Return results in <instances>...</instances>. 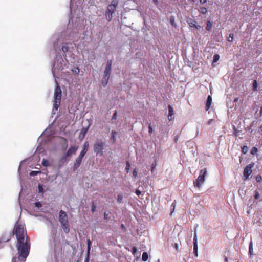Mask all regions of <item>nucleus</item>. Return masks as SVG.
Returning a JSON list of instances; mask_svg holds the SVG:
<instances>
[{
  "label": "nucleus",
  "mask_w": 262,
  "mask_h": 262,
  "mask_svg": "<svg viewBox=\"0 0 262 262\" xmlns=\"http://www.w3.org/2000/svg\"><path fill=\"white\" fill-rule=\"evenodd\" d=\"M13 234H15L17 238V250L21 251V254L27 255V252H25V250L30 251V242L24 226L17 222L14 226Z\"/></svg>",
  "instance_id": "1"
},
{
  "label": "nucleus",
  "mask_w": 262,
  "mask_h": 262,
  "mask_svg": "<svg viewBox=\"0 0 262 262\" xmlns=\"http://www.w3.org/2000/svg\"><path fill=\"white\" fill-rule=\"evenodd\" d=\"M59 221L61 226L66 233L70 231V224L68 220V217L67 213L63 210H60L59 213Z\"/></svg>",
  "instance_id": "2"
},
{
  "label": "nucleus",
  "mask_w": 262,
  "mask_h": 262,
  "mask_svg": "<svg viewBox=\"0 0 262 262\" xmlns=\"http://www.w3.org/2000/svg\"><path fill=\"white\" fill-rule=\"evenodd\" d=\"M118 4V0H112L111 3L108 5L105 13V18L108 21L112 20L113 15L116 11Z\"/></svg>",
  "instance_id": "3"
},
{
  "label": "nucleus",
  "mask_w": 262,
  "mask_h": 262,
  "mask_svg": "<svg viewBox=\"0 0 262 262\" xmlns=\"http://www.w3.org/2000/svg\"><path fill=\"white\" fill-rule=\"evenodd\" d=\"M56 83V86L55 88L54 98V107L57 110L59 105L60 103V100L61 98V90L60 86L59 85L57 81H55Z\"/></svg>",
  "instance_id": "4"
},
{
  "label": "nucleus",
  "mask_w": 262,
  "mask_h": 262,
  "mask_svg": "<svg viewBox=\"0 0 262 262\" xmlns=\"http://www.w3.org/2000/svg\"><path fill=\"white\" fill-rule=\"evenodd\" d=\"M105 143L102 141H97L93 146V149L96 155L102 156L103 155V149H104Z\"/></svg>",
  "instance_id": "5"
},
{
  "label": "nucleus",
  "mask_w": 262,
  "mask_h": 262,
  "mask_svg": "<svg viewBox=\"0 0 262 262\" xmlns=\"http://www.w3.org/2000/svg\"><path fill=\"white\" fill-rule=\"evenodd\" d=\"M207 173L206 168H204L200 171V174L196 179V181H194L193 184L195 187L198 188H200L201 185L203 183L205 180V176Z\"/></svg>",
  "instance_id": "6"
},
{
  "label": "nucleus",
  "mask_w": 262,
  "mask_h": 262,
  "mask_svg": "<svg viewBox=\"0 0 262 262\" xmlns=\"http://www.w3.org/2000/svg\"><path fill=\"white\" fill-rule=\"evenodd\" d=\"M30 251H26L25 250V252H27V255L21 254V251H18V256L14 257L12 259V262H25L26 261V259L28 255H29Z\"/></svg>",
  "instance_id": "7"
},
{
  "label": "nucleus",
  "mask_w": 262,
  "mask_h": 262,
  "mask_svg": "<svg viewBox=\"0 0 262 262\" xmlns=\"http://www.w3.org/2000/svg\"><path fill=\"white\" fill-rule=\"evenodd\" d=\"M254 163H251L246 166L244 170V176L246 178H248L249 176L252 173V168L254 166Z\"/></svg>",
  "instance_id": "8"
},
{
  "label": "nucleus",
  "mask_w": 262,
  "mask_h": 262,
  "mask_svg": "<svg viewBox=\"0 0 262 262\" xmlns=\"http://www.w3.org/2000/svg\"><path fill=\"white\" fill-rule=\"evenodd\" d=\"M112 61L111 60H107L106 66L104 72V75H105V77H110L112 69Z\"/></svg>",
  "instance_id": "9"
},
{
  "label": "nucleus",
  "mask_w": 262,
  "mask_h": 262,
  "mask_svg": "<svg viewBox=\"0 0 262 262\" xmlns=\"http://www.w3.org/2000/svg\"><path fill=\"white\" fill-rule=\"evenodd\" d=\"M186 22L189 25L190 27H193L196 29H199L201 28V26L197 25V22L191 18H187Z\"/></svg>",
  "instance_id": "10"
},
{
  "label": "nucleus",
  "mask_w": 262,
  "mask_h": 262,
  "mask_svg": "<svg viewBox=\"0 0 262 262\" xmlns=\"http://www.w3.org/2000/svg\"><path fill=\"white\" fill-rule=\"evenodd\" d=\"M91 245H92L91 241L90 239H88L87 240L88 248H87V252H86V257L84 260V262H89Z\"/></svg>",
  "instance_id": "11"
},
{
  "label": "nucleus",
  "mask_w": 262,
  "mask_h": 262,
  "mask_svg": "<svg viewBox=\"0 0 262 262\" xmlns=\"http://www.w3.org/2000/svg\"><path fill=\"white\" fill-rule=\"evenodd\" d=\"M78 148V147L76 146H72L70 147L65 154L66 157H69L71 155L75 154Z\"/></svg>",
  "instance_id": "12"
},
{
  "label": "nucleus",
  "mask_w": 262,
  "mask_h": 262,
  "mask_svg": "<svg viewBox=\"0 0 262 262\" xmlns=\"http://www.w3.org/2000/svg\"><path fill=\"white\" fill-rule=\"evenodd\" d=\"M83 157L78 156L73 165V170H76L80 165Z\"/></svg>",
  "instance_id": "13"
},
{
  "label": "nucleus",
  "mask_w": 262,
  "mask_h": 262,
  "mask_svg": "<svg viewBox=\"0 0 262 262\" xmlns=\"http://www.w3.org/2000/svg\"><path fill=\"white\" fill-rule=\"evenodd\" d=\"M88 148H89V143H88V142H85L83 145L82 149L81 151L80 152L79 156L83 158V157L84 156L85 154L86 153V152L88 150Z\"/></svg>",
  "instance_id": "14"
},
{
  "label": "nucleus",
  "mask_w": 262,
  "mask_h": 262,
  "mask_svg": "<svg viewBox=\"0 0 262 262\" xmlns=\"http://www.w3.org/2000/svg\"><path fill=\"white\" fill-rule=\"evenodd\" d=\"M11 233H6L4 236H3L1 238V241L2 242H8L10 240L12 236Z\"/></svg>",
  "instance_id": "15"
},
{
  "label": "nucleus",
  "mask_w": 262,
  "mask_h": 262,
  "mask_svg": "<svg viewBox=\"0 0 262 262\" xmlns=\"http://www.w3.org/2000/svg\"><path fill=\"white\" fill-rule=\"evenodd\" d=\"M88 128L85 127H83L80 131V133L79 135V139H83L88 132Z\"/></svg>",
  "instance_id": "16"
},
{
  "label": "nucleus",
  "mask_w": 262,
  "mask_h": 262,
  "mask_svg": "<svg viewBox=\"0 0 262 262\" xmlns=\"http://www.w3.org/2000/svg\"><path fill=\"white\" fill-rule=\"evenodd\" d=\"M117 132L115 130H112L111 132V136L110 137V141L112 143H115L116 142V135Z\"/></svg>",
  "instance_id": "17"
},
{
  "label": "nucleus",
  "mask_w": 262,
  "mask_h": 262,
  "mask_svg": "<svg viewBox=\"0 0 262 262\" xmlns=\"http://www.w3.org/2000/svg\"><path fill=\"white\" fill-rule=\"evenodd\" d=\"M212 103V97L211 96L209 95L207 97V101L206 103L205 108L206 111H208L211 106Z\"/></svg>",
  "instance_id": "18"
},
{
  "label": "nucleus",
  "mask_w": 262,
  "mask_h": 262,
  "mask_svg": "<svg viewBox=\"0 0 262 262\" xmlns=\"http://www.w3.org/2000/svg\"><path fill=\"white\" fill-rule=\"evenodd\" d=\"M168 111H169V113H168V119L169 120H172V116L174 114V111H173V107L170 105H169L168 106Z\"/></svg>",
  "instance_id": "19"
},
{
  "label": "nucleus",
  "mask_w": 262,
  "mask_h": 262,
  "mask_svg": "<svg viewBox=\"0 0 262 262\" xmlns=\"http://www.w3.org/2000/svg\"><path fill=\"white\" fill-rule=\"evenodd\" d=\"M109 79L110 77H105V75H104L102 80V84L104 86H105L107 84Z\"/></svg>",
  "instance_id": "20"
},
{
  "label": "nucleus",
  "mask_w": 262,
  "mask_h": 262,
  "mask_svg": "<svg viewBox=\"0 0 262 262\" xmlns=\"http://www.w3.org/2000/svg\"><path fill=\"white\" fill-rule=\"evenodd\" d=\"M148 253L146 252H144L143 253L142 255V260L143 261H146L148 260Z\"/></svg>",
  "instance_id": "21"
},
{
  "label": "nucleus",
  "mask_w": 262,
  "mask_h": 262,
  "mask_svg": "<svg viewBox=\"0 0 262 262\" xmlns=\"http://www.w3.org/2000/svg\"><path fill=\"white\" fill-rule=\"evenodd\" d=\"M212 27V24L211 21H208L206 23V29L208 31H210Z\"/></svg>",
  "instance_id": "22"
},
{
  "label": "nucleus",
  "mask_w": 262,
  "mask_h": 262,
  "mask_svg": "<svg viewBox=\"0 0 262 262\" xmlns=\"http://www.w3.org/2000/svg\"><path fill=\"white\" fill-rule=\"evenodd\" d=\"M252 89L254 91L257 90V82L256 80H254L252 83Z\"/></svg>",
  "instance_id": "23"
},
{
  "label": "nucleus",
  "mask_w": 262,
  "mask_h": 262,
  "mask_svg": "<svg viewBox=\"0 0 262 262\" xmlns=\"http://www.w3.org/2000/svg\"><path fill=\"white\" fill-rule=\"evenodd\" d=\"M199 12L203 14H205L207 12V9L206 8L202 7L200 8Z\"/></svg>",
  "instance_id": "24"
},
{
  "label": "nucleus",
  "mask_w": 262,
  "mask_h": 262,
  "mask_svg": "<svg viewBox=\"0 0 262 262\" xmlns=\"http://www.w3.org/2000/svg\"><path fill=\"white\" fill-rule=\"evenodd\" d=\"M170 23H171V25L173 27L176 28L177 27V24L175 23L174 16H171V17H170Z\"/></svg>",
  "instance_id": "25"
},
{
  "label": "nucleus",
  "mask_w": 262,
  "mask_h": 262,
  "mask_svg": "<svg viewBox=\"0 0 262 262\" xmlns=\"http://www.w3.org/2000/svg\"><path fill=\"white\" fill-rule=\"evenodd\" d=\"M157 161L156 160L155 161V162L152 164L151 166V172H153L157 166Z\"/></svg>",
  "instance_id": "26"
},
{
  "label": "nucleus",
  "mask_w": 262,
  "mask_h": 262,
  "mask_svg": "<svg viewBox=\"0 0 262 262\" xmlns=\"http://www.w3.org/2000/svg\"><path fill=\"white\" fill-rule=\"evenodd\" d=\"M130 163L128 161L126 162V167H125V170L126 171V172L127 173L128 172L129 168H130Z\"/></svg>",
  "instance_id": "27"
},
{
  "label": "nucleus",
  "mask_w": 262,
  "mask_h": 262,
  "mask_svg": "<svg viewBox=\"0 0 262 262\" xmlns=\"http://www.w3.org/2000/svg\"><path fill=\"white\" fill-rule=\"evenodd\" d=\"M42 164L44 166H49V161L47 160V159H43L42 161Z\"/></svg>",
  "instance_id": "28"
},
{
  "label": "nucleus",
  "mask_w": 262,
  "mask_h": 262,
  "mask_svg": "<svg viewBox=\"0 0 262 262\" xmlns=\"http://www.w3.org/2000/svg\"><path fill=\"white\" fill-rule=\"evenodd\" d=\"M193 250L195 255L198 256V244L193 245Z\"/></svg>",
  "instance_id": "29"
},
{
  "label": "nucleus",
  "mask_w": 262,
  "mask_h": 262,
  "mask_svg": "<svg viewBox=\"0 0 262 262\" xmlns=\"http://www.w3.org/2000/svg\"><path fill=\"white\" fill-rule=\"evenodd\" d=\"M248 151V148L247 146H244L242 148V151L244 154H246Z\"/></svg>",
  "instance_id": "30"
},
{
  "label": "nucleus",
  "mask_w": 262,
  "mask_h": 262,
  "mask_svg": "<svg viewBox=\"0 0 262 262\" xmlns=\"http://www.w3.org/2000/svg\"><path fill=\"white\" fill-rule=\"evenodd\" d=\"M220 58V56L218 54H215L213 56V62H216Z\"/></svg>",
  "instance_id": "31"
},
{
  "label": "nucleus",
  "mask_w": 262,
  "mask_h": 262,
  "mask_svg": "<svg viewBox=\"0 0 262 262\" xmlns=\"http://www.w3.org/2000/svg\"><path fill=\"white\" fill-rule=\"evenodd\" d=\"M233 36H234V34L233 33H230L229 34V37L228 38V41L229 42L233 41Z\"/></svg>",
  "instance_id": "32"
},
{
  "label": "nucleus",
  "mask_w": 262,
  "mask_h": 262,
  "mask_svg": "<svg viewBox=\"0 0 262 262\" xmlns=\"http://www.w3.org/2000/svg\"><path fill=\"white\" fill-rule=\"evenodd\" d=\"M123 196L122 194H119L117 197V202L119 203H121L122 201Z\"/></svg>",
  "instance_id": "33"
},
{
  "label": "nucleus",
  "mask_w": 262,
  "mask_h": 262,
  "mask_svg": "<svg viewBox=\"0 0 262 262\" xmlns=\"http://www.w3.org/2000/svg\"><path fill=\"white\" fill-rule=\"evenodd\" d=\"M117 112L116 111H115V112L114 113L113 115V116H112V120H114L115 121L117 119Z\"/></svg>",
  "instance_id": "34"
},
{
  "label": "nucleus",
  "mask_w": 262,
  "mask_h": 262,
  "mask_svg": "<svg viewBox=\"0 0 262 262\" xmlns=\"http://www.w3.org/2000/svg\"><path fill=\"white\" fill-rule=\"evenodd\" d=\"M257 148L255 147H254L252 148L251 150V153L252 155H254L256 152H257Z\"/></svg>",
  "instance_id": "35"
},
{
  "label": "nucleus",
  "mask_w": 262,
  "mask_h": 262,
  "mask_svg": "<svg viewBox=\"0 0 262 262\" xmlns=\"http://www.w3.org/2000/svg\"><path fill=\"white\" fill-rule=\"evenodd\" d=\"M96 210V206L94 204V202L92 203L91 211L92 212H94Z\"/></svg>",
  "instance_id": "36"
},
{
  "label": "nucleus",
  "mask_w": 262,
  "mask_h": 262,
  "mask_svg": "<svg viewBox=\"0 0 262 262\" xmlns=\"http://www.w3.org/2000/svg\"><path fill=\"white\" fill-rule=\"evenodd\" d=\"M256 181L257 182H260L262 181V177L260 175H257L256 177Z\"/></svg>",
  "instance_id": "37"
},
{
  "label": "nucleus",
  "mask_w": 262,
  "mask_h": 262,
  "mask_svg": "<svg viewBox=\"0 0 262 262\" xmlns=\"http://www.w3.org/2000/svg\"><path fill=\"white\" fill-rule=\"evenodd\" d=\"M152 132H153V130H152V126L150 124L148 126V133H149V134L150 135H151L152 133Z\"/></svg>",
  "instance_id": "38"
},
{
  "label": "nucleus",
  "mask_w": 262,
  "mask_h": 262,
  "mask_svg": "<svg viewBox=\"0 0 262 262\" xmlns=\"http://www.w3.org/2000/svg\"><path fill=\"white\" fill-rule=\"evenodd\" d=\"M195 244H198L197 236H196V234L195 233H194V238H193V245H195Z\"/></svg>",
  "instance_id": "39"
},
{
  "label": "nucleus",
  "mask_w": 262,
  "mask_h": 262,
  "mask_svg": "<svg viewBox=\"0 0 262 262\" xmlns=\"http://www.w3.org/2000/svg\"><path fill=\"white\" fill-rule=\"evenodd\" d=\"M260 194L258 191H255V193L254 195V198L255 200H257L259 198Z\"/></svg>",
  "instance_id": "40"
},
{
  "label": "nucleus",
  "mask_w": 262,
  "mask_h": 262,
  "mask_svg": "<svg viewBox=\"0 0 262 262\" xmlns=\"http://www.w3.org/2000/svg\"><path fill=\"white\" fill-rule=\"evenodd\" d=\"M72 71L73 72H75L77 74H78L79 73V69L77 67L74 68L73 69H72Z\"/></svg>",
  "instance_id": "41"
},
{
  "label": "nucleus",
  "mask_w": 262,
  "mask_h": 262,
  "mask_svg": "<svg viewBox=\"0 0 262 262\" xmlns=\"http://www.w3.org/2000/svg\"><path fill=\"white\" fill-rule=\"evenodd\" d=\"M62 50L64 52H67L68 51V47L63 46L62 47Z\"/></svg>",
  "instance_id": "42"
},
{
  "label": "nucleus",
  "mask_w": 262,
  "mask_h": 262,
  "mask_svg": "<svg viewBox=\"0 0 262 262\" xmlns=\"http://www.w3.org/2000/svg\"><path fill=\"white\" fill-rule=\"evenodd\" d=\"M137 171L136 169H135L133 172V176L134 177L136 178L137 177Z\"/></svg>",
  "instance_id": "43"
},
{
  "label": "nucleus",
  "mask_w": 262,
  "mask_h": 262,
  "mask_svg": "<svg viewBox=\"0 0 262 262\" xmlns=\"http://www.w3.org/2000/svg\"><path fill=\"white\" fill-rule=\"evenodd\" d=\"M35 206L37 207H41L42 205L39 202H37L35 203Z\"/></svg>",
  "instance_id": "44"
},
{
  "label": "nucleus",
  "mask_w": 262,
  "mask_h": 262,
  "mask_svg": "<svg viewBox=\"0 0 262 262\" xmlns=\"http://www.w3.org/2000/svg\"><path fill=\"white\" fill-rule=\"evenodd\" d=\"M38 189H39V192H43V189L42 186L40 184L38 185Z\"/></svg>",
  "instance_id": "45"
},
{
  "label": "nucleus",
  "mask_w": 262,
  "mask_h": 262,
  "mask_svg": "<svg viewBox=\"0 0 262 262\" xmlns=\"http://www.w3.org/2000/svg\"><path fill=\"white\" fill-rule=\"evenodd\" d=\"M40 171H32L30 172V175H35V174H36L37 173H40Z\"/></svg>",
  "instance_id": "46"
},
{
  "label": "nucleus",
  "mask_w": 262,
  "mask_h": 262,
  "mask_svg": "<svg viewBox=\"0 0 262 262\" xmlns=\"http://www.w3.org/2000/svg\"><path fill=\"white\" fill-rule=\"evenodd\" d=\"M104 219L105 220H108V214L106 212H105L104 213Z\"/></svg>",
  "instance_id": "47"
},
{
  "label": "nucleus",
  "mask_w": 262,
  "mask_h": 262,
  "mask_svg": "<svg viewBox=\"0 0 262 262\" xmlns=\"http://www.w3.org/2000/svg\"><path fill=\"white\" fill-rule=\"evenodd\" d=\"M132 250H133V254H135L136 253L137 250V248L136 247H134L133 248Z\"/></svg>",
  "instance_id": "48"
},
{
  "label": "nucleus",
  "mask_w": 262,
  "mask_h": 262,
  "mask_svg": "<svg viewBox=\"0 0 262 262\" xmlns=\"http://www.w3.org/2000/svg\"><path fill=\"white\" fill-rule=\"evenodd\" d=\"M136 194L138 195V196H139L141 194V191H140L139 190H136Z\"/></svg>",
  "instance_id": "49"
},
{
  "label": "nucleus",
  "mask_w": 262,
  "mask_h": 262,
  "mask_svg": "<svg viewBox=\"0 0 262 262\" xmlns=\"http://www.w3.org/2000/svg\"><path fill=\"white\" fill-rule=\"evenodd\" d=\"M176 201H174V202L172 203L171 206L173 207V210H174V208H175V206H176ZM173 211H172L171 212V214L173 212Z\"/></svg>",
  "instance_id": "50"
},
{
  "label": "nucleus",
  "mask_w": 262,
  "mask_h": 262,
  "mask_svg": "<svg viewBox=\"0 0 262 262\" xmlns=\"http://www.w3.org/2000/svg\"><path fill=\"white\" fill-rule=\"evenodd\" d=\"M174 248H175V249H176V250L177 251H179V245H178V244L176 243L174 244Z\"/></svg>",
  "instance_id": "51"
},
{
  "label": "nucleus",
  "mask_w": 262,
  "mask_h": 262,
  "mask_svg": "<svg viewBox=\"0 0 262 262\" xmlns=\"http://www.w3.org/2000/svg\"><path fill=\"white\" fill-rule=\"evenodd\" d=\"M213 121V119H209L208 121H207V124L208 125H210L211 124L212 122Z\"/></svg>",
  "instance_id": "52"
},
{
  "label": "nucleus",
  "mask_w": 262,
  "mask_h": 262,
  "mask_svg": "<svg viewBox=\"0 0 262 262\" xmlns=\"http://www.w3.org/2000/svg\"><path fill=\"white\" fill-rule=\"evenodd\" d=\"M200 3L204 4L207 2V0H200Z\"/></svg>",
  "instance_id": "53"
},
{
  "label": "nucleus",
  "mask_w": 262,
  "mask_h": 262,
  "mask_svg": "<svg viewBox=\"0 0 262 262\" xmlns=\"http://www.w3.org/2000/svg\"><path fill=\"white\" fill-rule=\"evenodd\" d=\"M62 139L64 140L66 144V147L68 146V141L66 138H62Z\"/></svg>",
  "instance_id": "54"
},
{
  "label": "nucleus",
  "mask_w": 262,
  "mask_h": 262,
  "mask_svg": "<svg viewBox=\"0 0 262 262\" xmlns=\"http://www.w3.org/2000/svg\"><path fill=\"white\" fill-rule=\"evenodd\" d=\"M252 249V243H250L249 245V252H251V250Z\"/></svg>",
  "instance_id": "55"
},
{
  "label": "nucleus",
  "mask_w": 262,
  "mask_h": 262,
  "mask_svg": "<svg viewBox=\"0 0 262 262\" xmlns=\"http://www.w3.org/2000/svg\"><path fill=\"white\" fill-rule=\"evenodd\" d=\"M121 228L124 230H126V228L123 224L121 225Z\"/></svg>",
  "instance_id": "56"
},
{
  "label": "nucleus",
  "mask_w": 262,
  "mask_h": 262,
  "mask_svg": "<svg viewBox=\"0 0 262 262\" xmlns=\"http://www.w3.org/2000/svg\"><path fill=\"white\" fill-rule=\"evenodd\" d=\"M154 2L155 3V4L157 5L158 4V0H153Z\"/></svg>",
  "instance_id": "57"
},
{
  "label": "nucleus",
  "mask_w": 262,
  "mask_h": 262,
  "mask_svg": "<svg viewBox=\"0 0 262 262\" xmlns=\"http://www.w3.org/2000/svg\"><path fill=\"white\" fill-rule=\"evenodd\" d=\"M238 98H236L234 99V102H236L238 101Z\"/></svg>",
  "instance_id": "58"
},
{
  "label": "nucleus",
  "mask_w": 262,
  "mask_h": 262,
  "mask_svg": "<svg viewBox=\"0 0 262 262\" xmlns=\"http://www.w3.org/2000/svg\"><path fill=\"white\" fill-rule=\"evenodd\" d=\"M260 114L261 115H262V106L260 107Z\"/></svg>",
  "instance_id": "59"
},
{
  "label": "nucleus",
  "mask_w": 262,
  "mask_h": 262,
  "mask_svg": "<svg viewBox=\"0 0 262 262\" xmlns=\"http://www.w3.org/2000/svg\"><path fill=\"white\" fill-rule=\"evenodd\" d=\"M225 262H228V258H227V257H226L225 258Z\"/></svg>",
  "instance_id": "60"
},
{
  "label": "nucleus",
  "mask_w": 262,
  "mask_h": 262,
  "mask_svg": "<svg viewBox=\"0 0 262 262\" xmlns=\"http://www.w3.org/2000/svg\"><path fill=\"white\" fill-rule=\"evenodd\" d=\"M260 128L261 130L262 131V125L260 126Z\"/></svg>",
  "instance_id": "61"
}]
</instances>
